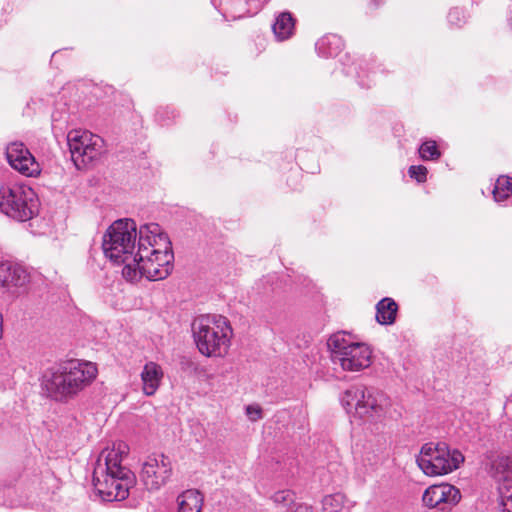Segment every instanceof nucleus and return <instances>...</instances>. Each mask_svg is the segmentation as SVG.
<instances>
[{"label":"nucleus","mask_w":512,"mask_h":512,"mask_svg":"<svg viewBox=\"0 0 512 512\" xmlns=\"http://www.w3.org/2000/svg\"><path fill=\"white\" fill-rule=\"evenodd\" d=\"M91 362L69 360L48 369L42 377V389L55 401L66 402L88 386L96 377Z\"/></svg>","instance_id":"nucleus-2"},{"label":"nucleus","mask_w":512,"mask_h":512,"mask_svg":"<svg viewBox=\"0 0 512 512\" xmlns=\"http://www.w3.org/2000/svg\"><path fill=\"white\" fill-rule=\"evenodd\" d=\"M6 158L10 166L28 177L40 174L39 163L22 142H12L6 148Z\"/></svg>","instance_id":"nucleus-13"},{"label":"nucleus","mask_w":512,"mask_h":512,"mask_svg":"<svg viewBox=\"0 0 512 512\" xmlns=\"http://www.w3.org/2000/svg\"><path fill=\"white\" fill-rule=\"evenodd\" d=\"M341 403L348 413L354 411L356 416L366 420L383 417L391 405L384 392L364 384H356L345 390Z\"/></svg>","instance_id":"nucleus-5"},{"label":"nucleus","mask_w":512,"mask_h":512,"mask_svg":"<svg viewBox=\"0 0 512 512\" xmlns=\"http://www.w3.org/2000/svg\"><path fill=\"white\" fill-rule=\"evenodd\" d=\"M139 238L136 223L132 219H119L107 230L103 237V251L107 258L124 267L136 262L135 243Z\"/></svg>","instance_id":"nucleus-4"},{"label":"nucleus","mask_w":512,"mask_h":512,"mask_svg":"<svg viewBox=\"0 0 512 512\" xmlns=\"http://www.w3.org/2000/svg\"><path fill=\"white\" fill-rule=\"evenodd\" d=\"M172 474L169 457L164 454H153L142 464L140 480L149 491H157L164 486Z\"/></svg>","instance_id":"nucleus-11"},{"label":"nucleus","mask_w":512,"mask_h":512,"mask_svg":"<svg viewBox=\"0 0 512 512\" xmlns=\"http://www.w3.org/2000/svg\"><path fill=\"white\" fill-rule=\"evenodd\" d=\"M460 500V490L448 483L428 487L422 497L423 504L426 507L438 508L441 511L450 510Z\"/></svg>","instance_id":"nucleus-12"},{"label":"nucleus","mask_w":512,"mask_h":512,"mask_svg":"<svg viewBox=\"0 0 512 512\" xmlns=\"http://www.w3.org/2000/svg\"><path fill=\"white\" fill-rule=\"evenodd\" d=\"M459 11L457 9H453L449 12L448 18L450 22H454V19H458Z\"/></svg>","instance_id":"nucleus-30"},{"label":"nucleus","mask_w":512,"mask_h":512,"mask_svg":"<svg viewBox=\"0 0 512 512\" xmlns=\"http://www.w3.org/2000/svg\"><path fill=\"white\" fill-rule=\"evenodd\" d=\"M67 141L71 159L78 169L85 168L102 153V139L87 131H70Z\"/></svg>","instance_id":"nucleus-9"},{"label":"nucleus","mask_w":512,"mask_h":512,"mask_svg":"<svg viewBox=\"0 0 512 512\" xmlns=\"http://www.w3.org/2000/svg\"><path fill=\"white\" fill-rule=\"evenodd\" d=\"M2 318L0 317V338L2 337Z\"/></svg>","instance_id":"nucleus-31"},{"label":"nucleus","mask_w":512,"mask_h":512,"mask_svg":"<svg viewBox=\"0 0 512 512\" xmlns=\"http://www.w3.org/2000/svg\"><path fill=\"white\" fill-rule=\"evenodd\" d=\"M419 155L424 161H435L438 160L441 156V152L438 149V146L435 141L427 140L421 144L419 147Z\"/></svg>","instance_id":"nucleus-24"},{"label":"nucleus","mask_w":512,"mask_h":512,"mask_svg":"<svg viewBox=\"0 0 512 512\" xmlns=\"http://www.w3.org/2000/svg\"><path fill=\"white\" fill-rule=\"evenodd\" d=\"M287 512H313V511H312L311 507L304 505V504H299V505L295 506L294 508H290L289 510H287Z\"/></svg>","instance_id":"nucleus-28"},{"label":"nucleus","mask_w":512,"mask_h":512,"mask_svg":"<svg viewBox=\"0 0 512 512\" xmlns=\"http://www.w3.org/2000/svg\"><path fill=\"white\" fill-rule=\"evenodd\" d=\"M409 176L416 179L419 183L425 182L428 170L423 165H412L408 170Z\"/></svg>","instance_id":"nucleus-26"},{"label":"nucleus","mask_w":512,"mask_h":512,"mask_svg":"<svg viewBox=\"0 0 512 512\" xmlns=\"http://www.w3.org/2000/svg\"><path fill=\"white\" fill-rule=\"evenodd\" d=\"M296 19L290 12H281L272 25L273 33L278 41L292 37L295 32Z\"/></svg>","instance_id":"nucleus-17"},{"label":"nucleus","mask_w":512,"mask_h":512,"mask_svg":"<svg viewBox=\"0 0 512 512\" xmlns=\"http://www.w3.org/2000/svg\"><path fill=\"white\" fill-rule=\"evenodd\" d=\"M136 262L123 267V277L134 282L141 277L150 281L167 278L173 270L171 242L157 223L140 226Z\"/></svg>","instance_id":"nucleus-1"},{"label":"nucleus","mask_w":512,"mask_h":512,"mask_svg":"<svg viewBox=\"0 0 512 512\" xmlns=\"http://www.w3.org/2000/svg\"><path fill=\"white\" fill-rule=\"evenodd\" d=\"M135 481H129L119 473L102 471V464H97L93 472V486L103 501H122L129 496V490Z\"/></svg>","instance_id":"nucleus-10"},{"label":"nucleus","mask_w":512,"mask_h":512,"mask_svg":"<svg viewBox=\"0 0 512 512\" xmlns=\"http://www.w3.org/2000/svg\"><path fill=\"white\" fill-rule=\"evenodd\" d=\"M198 351L205 357H224L231 346L233 330L222 315L206 314L194 319L191 325Z\"/></svg>","instance_id":"nucleus-3"},{"label":"nucleus","mask_w":512,"mask_h":512,"mask_svg":"<svg viewBox=\"0 0 512 512\" xmlns=\"http://www.w3.org/2000/svg\"><path fill=\"white\" fill-rule=\"evenodd\" d=\"M203 501V495L198 490H186L177 498L178 512H201Z\"/></svg>","instance_id":"nucleus-18"},{"label":"nucleus","mask_w":512,"mask_h":512,"mask_svg":"<svg viewBox=\"0 0 512 512\" xmlns=\"http://www.w3.org/2000/svg\"><path fill=\"white\" fill-rule=\"evenodd\" d=\"M397 311L394 299L385 297L376 304V321L381 325H391L396 320Z\"/></svg>","instance_id":"nucleus-20"},{"label":"nucleus","mask_w":512,"mask_h":512,"mask_svg":"<svg viewBox=\"0 0 512 512\" xmlns=\"http://www.w3.org/2000/svg\"><path fill=\"white\" fill-rule=\"evenodd\" d=\"M327 345L332 362L344 371L358 372L371 365V349L365 343L352 341L345 332L331 335Z\"/></svg>","instance_id":"nucleus-6"},{"label":"nucleus","mask_w":512,"mask_h":512,"mask_svg":"<svg viewBox=\"0 0 512 512\" xmlns=\"http://www.w3.org/2000/svg\"><path fill=\"white\" fill-rule=\"evenodd\" d=\"M246 414L251 421H257L262 418V409L258 405H248Z\"/></svg>","instance_id":"nucleus-27"},{"label":"nucleus","mask_w":512,"mask_h":512,"mask_svg":"<svg viewBox=\"0 0 512 512\" xmlns=\"http://www.w3.org/2000/svg\"><path fill=\"white\" fill-rule=\"evenodd\" d=\"M419 468L428 476L448 474L464 462L463 454L445 442L425 443L416 458Z\"/></svg>","instance_id":"nucleus-7"},{"label":"nucleus","mask_w":512,"mask_h":512,"mask_svg":"<svg viewBox=\"0 0 512 512\" xmlns=\"http://www.w3.org/2000/svg\"><path fill=\"white\" fill-rule=\"evenodd\" d=\"M28 272L20 265L11 262L0 263V286L10 288H22L29 282Z\"/></svg>","instance_id":"nucleus-15"},{"label":"nucleus","mask_w":512,"mask_h":512,"mask_svg":"<svg viewBox=\"0 0 512 512\" xmlns=\"http://www.w3.org/2000/svg\"><path fill=\"white\" fill-rule=\"evenodd\" d=\"M288 495H289V492H285V491L278 492L275 494V501L276 502L286 501Z\"/></svg>","instance_id":"nucleus-29"},{"label":"nucleus","mask_w":512,"mask_h":512,"mask_svg":"<svg viewBox=\"0 0 512 512\" xmlns=\"http://www.w3.org/2000/svg\"><path fill=\"white\" fill-rule=\"evenodd\" d=\"M493 468L497 474L503 475L502 484L512 483V458L508 456H500L493 462Z\"/></svg>","instance_id":"nucleus-22"},{"label":"nucleus","mask_w":512,"mask_h":512,"mask_svg":"<svg viewBox=\"0 0 512 512\" xmlns=\"http://www.w3.org/2000/svg\"><path fill=\"white\" fill-rule=\"evenodd\" d=\"M499 494L502 512H512V483L500 484Z\"/></svg>","instance_id":"nucleus-25"},{"label":"nucleus","mask_w":512,"mask_h":512,"mask_svg":"<svg viewBox=\"0 0 512 512\" xmlns=\"http://www.w3.org/2000/svg\"><path fill=\"white\" fill-rule=\"evenodd\" d=\"M162 378L163 370L159 364L155 362L146 363L141 372L144 394L147 396L154 395L159 388Z\"/></svg>","instance_id":"nucleus-16"},{"label":"nucleus","mask_w":512,"mask_h":512,"mask_svg":"<svg viewBox=\"0 0 512 512\" xmlns=\"http://www.w3.org/2000/svg\"><path fill=\"white\" fill-rule=\"evenodd\" d=\"M344 42L342 38L336 34H327L316 42V50L323 57H335L343 49Z\"/></svg>","instance_id":"nucleus-19"},{"label":"nucleus","mask_w":512,"mask_h":512,"mask_svg":"<svg viewBox=\"0 0 512 512\" xmlns=\"http://www.w3.org/2000/svg\"><path fill=\"white\" fill-rule=\"evenodd\" d=\"M492 193L496 202L505 201L512 194V177L506 175L499 176Z\"/></svg>","instance_id":"nucleus-21"},{"label":"nucleus","mask_w":512,"mask_h":512,"mask_svg":"<svg viewBox=\"0 0 512 512\" xmlns=\"http://www.w3.org/2000/svg\"><path fill=\"white\" fill-rule=\"evenodd\" d=\"M345 497L341 493H335L324 497L323 512H343Z\"/></svg>","instance_id":"nucleus-23"},{"label":"nucleus","mask_w":512,"mask_h":512,"mask_svg":"<svg viewBox=\"0 0 512 512\" xmlns=\"http://www.w3.org/2000/svg\"><path fill=\"white\" fill-rule=\"evenodd\" d=\"M0 211L20 222L30 220L38 213L37 195L26 185H3L0 187Z\"/></svg>","instance_id":"nucleus-8"},{"label":"nucleus","mask_w":512,"mask_h":512,"mask_svg":"<svg viewBox=\"0 0 512 512\" xmlns=\"http://www.w3.org/2000/svg\"><path fill=\"white\" fill-rule=\"evenodd\" d=\"M127 454V444L118 442L115 443L111 449H104L101 452L97 464H101V460L104 459V464H102V471L104 470V472L119 473L123 476H126V479L129 481H136L135 474L129 468L121 465L123 456Z\"/></svg>","instance_id":"nucleus-14"}]
</instances>
